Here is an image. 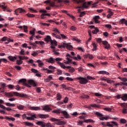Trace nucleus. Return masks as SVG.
Instances as JSON below:
<instances>
[{
  "label": "nucleus",
  "mask_w": 127,
  "mask_h": 127,
  "mask_svg": "<svg viewBox=\"0 0 127 127\" xmlns=\"http://www.w3.org/2000/svg\"><path fill=\"white\" fill-rule=\"evenodd\" d=\"M93 19L94 20L95 23H100V21L98 19H100V16H95Z\"/></svg>",
  "instance_id": "22"
},
{
  "label": "nucleus",
  "mask_w": 127,
  "mask_h": 127,
  "mask_svg": "<svg viewBox=\"0 0 127 127\" xmlns=\"http://www.w3.org/2000/svg\"><path fill=\"white\" fill-rule=\"evenodd\" d=\"M62 12H64V13H66L67 15L69 16V17H71V18H72V19H75V17L73 15L70 14L69 13H68L67 10H63Z\"/></svg>",
  "instance_id": "19"
},
{
  "label": "nucleus",
  "mask_w": 127,
  "mask_h": 127,
  "mask_svg": "<svg viewBox=\"0 0 127 127\" xmlns=\"http://www.w3.org/2000/svg\"><path fill=\"white\" fill-rule=\"evenodd\" d=\"M66 48L67 49H68V50H70V51L73 50V47L70 45H67Z\"/></svg>",
  "instance_id": "43"
},
{
  "label": "nucleus",
  "mask_w": 127,
  "mask_h": 127,
  "mask_svg": "<svg viewBox=\"0 0 127 127\" xmlns=\"http://www.w3.org/2000/svg\"><path fill=\"white\" fill-rule=\"evenodd\" d=\"M36 62H37V63H39L38 66L40 68H41V67H42V66H43V65H44V64H43V63H42V62H41V60H38L36 61Z\"/></svg>",
  "instance_id": "27"
},
{
  "label": "nucleus",
  "mask_w": 127,
  "mask_h": 127,
  "mask_svg": "<svg viewBox=\"0 0 127 127\" xmlns=\"http://www.w3.org/2000/svg\"><path fill=\"white\" fill-rule=\"evenodd\" d=\"M4 95L6 97H8V98H11L12 97H20L21 98H27V95L26 94H21L18 92H5Z\"/></svg>",
  "instance_id": "2"
},
{
  "label": "nucleus",
  "mask_w": 127,
  "mask_h": 127,
  "mask_svg": "<svg viewBox=\"0 0 127 127\" xmlns=\"http://www.w3.org/2000/svg\"><path fill=\"white\" fill-rule=\"evenodd\" d=\"M5 119L8 121H12V122H14V121H15V118L13 117H9L8 116H5Z\"/></svg>",
  "instance_id": "26"
},
{
  "label": "nucleus",
  "mask_w": 127,
  "mask_h": 127,
  "mask_svg": "<svg viewBox=\"0 0 127 127\" xmlns=\"http://www.w3.org/2000/svg\"><path fill=\"white\" fill-rule=\"evenodd\" d=\"M90 106L92 108H100V105L96 104H91Z\"/></svg>",
  "instance_id": "48"
},
{
  "label": "nucleus",
  "mask_w": 127,
  "mask_h": 127,
  "mask_svg": "<svg viewBox=\"0 0 127 127\" xmlns=\"http://www.w3.org/2000/svg\"><path fill=\"white\" fill-rule=\"evenodd\" d=\"M108 12H109V13L107 15V18H111V16H113V15H114V12H112L111 10H109Z\"/></svg>",
  "instance_id": "32"
},
{
  "label": "nucleus",
  "mask_w": 127,
  "mask_h": 127,
  "mask_svg": "<svg viewBox=\"0 0 127 127\" xmlns=\"http://www.w3.org/2000/svg\"><path fill=\"white\" fill-rule=\"evenodd\" d=\"M104 111H106L107 112H112V109L109 107L104 108Z\"/></svg>",
  "instance_id": "53"
},
{
  "label": "nucleus",
  "mask_w": 127,
  "mask_h": 127,
  "mask_svg": "<svg viewBox=\"0 0 127 127\" xmlns=\"http://www.w3.org/2000/svg\"><path fill=\"white\" fill-rule=\"evenodd\" d=\"M5 105H6L8 107H15V104H11L10 103H6Z\"/></svg>",
  "instance_id": "40"
},
{
  "label": "nucleus",
  "mask_w": 127,
  "mask_h": 127,
  "mask_svg": "<svg viewBox=\"0 0 127 127\" xmlns=\"http://www.w3.org/2000/svg\"><path fill=\"white\" fill-rule=\"evenodd\" d=\"M71 57L70 56V55H66V60H67V61L64 62L65 64H70V63H72V60L69 59L71 58Z\"/></svg>",
  "instance_id": "11"
},
{
  "label": "nucleus",
  "mask_w": 127,
  "mask_h": 127,
  "mask_svg": "<svg viewBox=\"0 0 127 127\" xmlns=\"http://www.w3.org/2000/svg\"><path fill=\"white\" fill-rule=\"evenodd\" d=\"M58 64L62 68H63V69H65L66 66H65V64H64L63 63H58Z\"/></svg>",
  "instance_id": "42"
},
{
  "label": "nucleus",
  "mask_w": 127,
  "mask_h": 127,
  "mask_svg": "<svg viewBox=\"0 0 127 127\" xmlns=\"http://www.w3.org/2000/svg\"><path fill=\"white\" fill-rule=\"evenodd\" d=\"M85 14H86V13L85 12V11H83L80 12L79 16V17H83V16H84V15H85Z\"/></svg>",
  "instance_id": "52"
},
{
  "label": "nucleus",
  "mask_w": 127,
  "mask_h": 127,
  "mask_svg": "<svg viewBox=\"0 0 127 127\" xmlns=\"http://www.w3.org/2000/svg\"><path fill=\"white\" fill-rule=\"evenodd\" d=\"M98 74H102L103 75H109L110 73L104 70H100L98 72Z\"/></svg>",
  "instance_id": "25"
},
{
  "label": "nucleus",
  "mask_w": 127,
  "mask_h": 127,
  "mask_svg": "<svg viewBox=\"0 0 127 127\" xmlns=\"http://www.w3.org/2000/svg\"><path fill=\"white\" fill-rule=\"evenodd\" d=\"M92 3H93V1H92L89 2H84L82 6H78L75 7V8H81L82 9H83V8H89V6L91 5Z\"/></svg>",
  "instance_id": "4"
},
{
  "label": "nucleus",
  "mask_w": 127,
  "mask_h": 127,
  "mask_svg": "<svg viewBox=\"0 0 127 127\" xmlns=\"http://www.w3.org/2000/svg\"><path fill=\"white\" fill-rule=\"evenodd\" d=\"M69 72L70 73H73V72H75V68H73V67L70 68L69 70Z\"/></svg>",
  "instance_id": "58"
},
{
  "label": "nucleus",
  "mask_w": 127,
  "mask_h": 127,
  "mask_svg": "<svg viewBox=\"0 0 127 127\" xmlns=\"http://www.w3.org/2000/svg\"><path fill=\"white\" fill-rule=\"evenodd\" d=\"M57 75H62V70L61 69L57 70Z\"/></svg>",
  "instance_id": "57"
},
{
  "label": "nucleus",
  "mask_w": 127,
  "mask_h": 127,
  "mask_svg": "<svg viewBox=\"0 0 127 127\" xmlns=\"http://www.w3.org/2000/svg\"><path fill=\"white\" fill-rule=\"evenodd\" d=\"M60 35H61V39H62V38L63 39H68V38L67 37H66V36H65L63 34H61Z\"/></svg>",
  "instance_id": "46"
},
{
  "label": "nucleus",
  "mask_w": 127,
  "mask_h": 127,
  "mask_svg": "<svg viewBox=\"0 0 127 127\" xmlns=\"http://www.w3.org/2000/svg\"><path fill=\"white\" fill-rule=\"evenodd\" d=\"M47 62H48V63H51L52 64H54V63H55V59H54L52 57H51L49 59H48L47 60Z\"/></svg>",
  "instance_id": "15"
},
{
  "label": "nucleus",
  "mask_w": 127,
  "mask_h": 127,
  "mask_svg": "<svg viewBox=\"0 0 127 127\" xmlns=\"http://www.w3.org/2000/svg\"><path fill=\"white\" fill-rule=\"evenodd\" d=\"M50 121H51L52 122H57V123H58V122H59V121H60V119H57L54 118H52L50 119Z\"/></svg>",
  "instance_id": "45"
},
{
  "label": "nucleus",
  "mask_w": 127,
  "mask_h": 127,
  "mask_svg": "<svg viewBox=\"0 0 127 127\" xmlns=\"http://www.w3.org/2000/svg\"><path fill=\"white\" fill-rule=\"evenodd\" d=\"M63 111L61 109H58L56 110H54L52 111L53 114H57V115H59L60 114H62Z\"/></svg>",
  "instance_id": "21"
},
{
  "label": "nucleus",
  "mask_w": 127,
  "mask_h": 127,
  "mask_svg": "<svg viewBox=\"0 0 127 127\" xmlns=\"http://www.w3.org/2000/svg\"><path fill=\"white\" fill-rule=\"evenodd\" d=\"M25 126H27L28 127H33V124L28 122H24Z\"/></svg>",
  "instance_id": "34"
},
{
  "label": "nucleus",
  "mask_w": 127,
  "mask_h": 127,
  "mask_svg": "<svg viewBox=\"0 0 127 127\" xmlns=\"http://www.w3.org/2000/svg\"><path fill=\"white\" fill-rule=\"evenodd\" d=\"M102 44L104 45H105V49H109L110 48V44H109V43L107 41H104L102 42Z\"/></svg>",
  "instance_id": "14"
},
{
  "label": "nucleus",
  "mask_w": 127,
  "mask_h": 127,
  "mask_svg": "<svg viewBox=\"0 0 127 127\" xmlns=\"http://www.w3.org/2000/svg\"><path fill=\"white\" fill-rule=\"evenodd\" d=\"M43 111H46L48 112V111H52V109L49 107V105H46L43 107Z\"/></svg>",
  "instance_id": "17"
},
{
  "label": "nucleus",
  "mask_w": 127,
  "mask_h": 127,
  "mask_svg": "<svg viewBox=\"0 0 127 127\" xmlns=\"http://www.w3.org/2000/svg\"><path fill=\"white\" fill-rule=\"evenodd\" d=\"M57 125L58 126H63V125H66V122L64 121H61L60 120V121H58Z\"/></svg>",
  "instance_id": "29"
},
{
  "label": "nucleus",
  "mask_w": 127,
  "mask_h": 127,
  "mask_svg": "<svg viewBox=\"0 0 127 127\" xmlns=\"http://www.w3.org/2000/svg\"><path fill=\"white\" fill-rule=\"evenodd\" d=\"M51 48L52 49H55V46H57V41L56 40H51Z\"/></svg>",
  "instance_id": "10"
},
{
  "label": "nucleus",
  "mask_w": 127,
  "mask_h": 127,
  "mask_svg": "<svg viewBox=\"0 0 127 127\" xmlns=\"http://www.w3.org/2000/svg\"><path fill=\"white\" fill-rule=\"evenodd\" d=\"M120 105L121 107H124L123 109L122 110V113L124 115H126L127 114V103H121Z\"/></svg>",
  "instance_id": "8"
},
{
  "label": "nucleus",
  "mask_w": 127,
  "mask_h": 127,
  "mask_svg": "<svg viewBox=\"0 0 127 127\" xmlns=\"http://www.w3.org/2000/svg\"><path fill=\"white\" fill-rule=\"evenodd\" d=\"M82 99H89V97L88 95H83L81 96Z\"/></svg>",
  "instance_id": "62"
},
{
  "label": "nucleus",
  "mask_w": 127,
  "mask_h": 127,
  "mask_svg": "<svg viewBox=\"0 0 127 127\" xmlns=\"http://www.w3.org/2000/svg\"><path fill=\"white\" fill-rule=\"evenodd\" d=\"M8 59L12 62H14V61H15V60L17 59L16 57H13L12 56H9L8 57Z\"/></svg>",
  "instance_id": "20"
},
{
  "label": "nucleus",
  "mask_w": 127,
  "mask_h": 127,
  "mask_svg": "<svg viewBox=\"0 0 127 127\" xmlns=\"http://www.w3.org/2000/svg\"><path fill=\"white\" fill-rule=\"evenodd\" d=\"M51 40H52L51 39V37H50V36H47L45 38V41H46V42H51Z\"/></svg>",
  "instance_id": "28"
},
{
  "label": "nucleus",
  "mask_w": 127,
  "mask_h": 127,
  "mask_svg": "<svg viewBox=\"0 0 127 127\" xmlns=\"http://www.w3.org/2000/svg\"><path fill=\"white\" fill-rule=\"evenodd\" d=\"M95 114L97 116L99 117L100 118L104 117V115L100 112H96Z\"/></svg>",
  "instance_id": "44"
},
{
  "label": "nucleus",
  "mask_w": 127,
  "mask_h": 127,
  "mask_svg": "<svg viewBox=\"0 0 127 127\" xmlns=\"http://www.w3.org/2000/svg\"><path fill=\"white\" fill-rule=\"evenodd\" d=\"M26 12V11L22 8H18L15 10V14L16 15H19V13H24Z\"/></svg>",
  "instance_id": "7"
},
{
  "label": "nucleus",
  "mask_w": 127,
  "mask_h": 127,
  "mask_svg": "<svg viewBox=\"0 0 127 127\" xmlns=\"http://www.w3.org/2000/svg\"><path fill=\"white\" fill-rule=\"evenodd\" d=\"M31 110L33 111H39L40 110V107H30Z\"/></svg>",
  "instance_id": "31"
},
{
  "label": "nucleus",
  "mask_w": 127,
  "mask_h": 127,
  "mask_svg": "<svg viewBox=\"0 0 127 127\" xmlns=\"http://www.w3.org/2000/svg\"><path fill=\"white\" fill-rule=\"evenodd\" d=\"M38 126H41L42 127H46V123L42 121H38L36 123Z\"/></svg>",
  "instance_id": "13"
},
{
  "label": "nucleus",
  "mask_w": 127,
  "mask_h": 127,
  "mask_svg": "<svg viewBox=\"0 0 127 127\" xmlns=\"http://www.w3.org/2000/svg\"><path fill=\"white\" fill-rule=\"evenodd\" d=\"M76 79L79 80V83L80 84H81V85H85L88 83L87 78H85L83 77H76Z\"/></svg>",
  "instance_id": "6"
},
{
  "label": "nucleus",
  "mask_w": 127,
  "mask_h": 127,
  "mask_svg": "<svg viewBox=\"0 0 127 127\" xmlns=\"http://www.w3.org/2000/svg\"><path fill=\"white\" fill-rule=\"evenodd\" d=\"M15 68L17 71H20V70H21V67L20 66H15Z\"/></svg>",
  "instance_id": "63"
},
{
  "label": "nucleus",
  "mask_w": 127,
  "mask_h": 127,
  "mask_svg": "<svg viewBox=\"0 0 127 127\" xmlns=\"http://www.w3.org/2000/svg\"><path fill=\"white\" fill-rule=\"evenodd\" d=\"M49 118L48 114H39L36 116L35 115H31L30 117H27L28 121H33L35 119H47Z\"/></svg>",
  "instance_id": "3"
},
{
  "label": "nucleus",
  "mask_w": 127,
  "mask_h": 127,
  "mask_svg": "<svg viewBox=\"0 0 127 127\" xmlns=\"http://www.w3.org/2000/svg\"><path fill=\"white\" fill-rule=\"evenodd\" d=\"M5 3L2 2L1 4H0V7H1L3 9V11H5V9H6L7 12H10L11 10L7 8V6H5Z\"/></svg>",
  "instance_id": "9"
},
{
  "label": "nucleus",
  "mask_w": 127,
  "mask_h": 127,
  "mask_svg": "<svg viewBox=\"0 0 127 127\" xmlns=\"http://www.w3.org/2000/svg\"><path fill=\"white\" fill-rule=\"evenodd\" d=\"M62 99V95L60 93L57 94V101H60Z\"/></svg>",
  "instance_id": "35"
},
{
  "label": "nucleus",
  "mask_w": 127,
  "mask_h": 127,
  "mask_svg": "<svg viewBox=\"0 0 127 127\" xmlns=\"http://www.w3.org/2000/svg\"><path fill=\"white\" fill-rule=\"evenodd\" d=\"M42 71H46V73H47V74H51V73H53V70H49L45 67H43Z\"/></svg>",
  "instance_id": "18"
},
{
  "label": "nucleus",
  "mask_w": 127,
  "mask_h": 127,
  "mask_svg": "<svg viewBox=\"0 0 127 127\" xmlns=\"http://www.w3.org/2000/svg\"><path fill=\"white\" fill-rule=\"evenodd\" d=\"M46 127H52V125H51V123H48L46 124Z\"/></svg>",
  "instance_id": "64"
},
{
  "label": "nucleus",
  "mask_w": 127,
  "mask_h": 127,
  "mask_svg": "<svg viewBox=\"0 0 127 127\" xmlns=\"http://www.w3.org/2000/svg\"><path fill=\"white\" fill-rule=\"evenodd\" d=\"M62 114H63V115H64V118H65V119H71V116L66 111H63L62 112Z\"/></svg>",
  "instance_id": "12"
},
{
  "label": "nucleus",
  "mask_w": 127,
  "mask_h": 127,
  "mask_svg": "<svg viewBox=\"0 0 127 127\" xmlns=\"http://www.w3.org/2000/svg\"><path fill=\"white\" fill-rule=\"evenodd\" d=\"M84 123H95V122L94 121V120H92V119H87V120H85L84 121Z\"/></svg>",
  "instance_id": "37"
},
{
  "label": "nucleus",
  "mask_w": 127,
  "mask_h": 127,
  "mask_svg": "<svg viewBox=\"0 0 127 127\" xmlns=\"http://www.w3.org/2000/svg\"><path fill=\"white\" fill-rule=\"evenodd\" d=\"M1 62H3L4 63H7V60L6 59H0Z\"/></svg>",
  "instance_id": "55"
},
{
  "label": "nucleus",
  "mask_w": 127,
  "mask_h": 127,
  "mask_svg": "<svg viewBox=\"0 0 127 127\" xmlns=\"http://www.w3.org/2000/svg\"><path fill=\"white\" fill-rule=\"evenodd\" d=\"M57 2L60 3V2H64L65 3H69V1L68 0H55Z\"/></svg>",
  "instance_id": "23"
},
{
  "label": "nucleus",
  "mask_w": 127,
  "mask_h": 127,
  "mask_svg": "<svg viewBox=\"0 0 127 127\" xmlns=\"http://www.w3.org/2000/svg\"><path fill=\"white\" fill-rule=\"evenodd\" d=\"M7 87L9 88V89H12L14 88V86L11 84H9L7 86Z\"/></svg>",
  "instance_id": "54"
},
{
  "label": "nucleus",
  "mask_w": 127,
  "mask_h": 127,
  "mask_svg": "<svg viewBox=\"0 0 127 127\" xmlns=\"http://www.w3.org/2000/svg\"><path fill=\"white\" fill-rule=\"evenodd\" d=\"M119 23H121V24H125V25L127 26V20L125 18L120 19L119 21Z\"/></svg>",
  "instance_id": "16"
},
{
  "label": "nucleus",
  "mask_w": 127,
  "mask_h": 127,
  "mask_svg": "<svg viewBox=\"0 0 127 127\" xmlns=\"http://www.w3.org/2000/svg\"><path fill=\"white\" fill-rule=\"evenodd\" d=\"M39 53H40V51H34L33 52V53L31 54V55H32V56H34L35 57V56H37V55Z\"/></svg>",
  "instance_id": "33"
},
{
  "label": "nucleus",
  "mask_w": 127,
  "mask_h": 127,
  "mask_svg": "<svg viewBox=\"0 0 127 127\" xmlns=\"http://www.w3.org/2000/svg\"><path fill=\"white\" fill-rule=\"evenodd\" d=\"M98 59H100L101 60H103V59H106V57L102 56L101 57L97 56Z\"/></svg>",
  "instance_id": "56"
},
{
  "label": "nucleus",
  "mask_w": 127,
  "mask_h": 127,
  "mask_svg": "<svg viewBox=\"0 0 127 127\" xmlns=\"http://www.w3.org/2000/svg\"><path fill=\"white\" fill-rule=\"evenodd\" d=\"M62 60H63L62 58H57L56 59H55V61H56L58 64V63H61L60 61H62Z\"/></svg>",
  "instance_id": "36"
},
{
  "label": "nucleus",
  "mask_w": 127,
  "mask_h": 127,
  "mask_svg": "<svg viewBox=\"0 0 127 127\" xmlns=\"http://www.w3.org/2000/svg\"><path fill=\"white\" fill-rule=\"evenodd\" d=\"M101 125L102 126H104V127H113L114 126H116V127H118V123L116 122H107V124L105 123V122H102L101 123Z\"/></svg>",
  "instance_id": "5"
},
{
  "label": "nucleus",
  "mask_w": 127,
  "mask_h": 127,
  "mask_svg": "<svg viewBox=\"0 0 127 127\" xmlns=\"http://www.w3.org/2000/svg\"><path fill=\"white\" fill-rule=\"evenodd\" d=\"M23 63V62L21 60H17L16 61V64H17L18 65H21V64H22Z\"/></svg>",
  "instance_id": "49"
},
{
  "label": "nucleus",
  "mask_w": 127,
  "mask_h": 127,
  "mask_svg": "<svg viewBox=\"0 0 127 127\" xmlns=\"http://www.w3.org/2000/svg\"><path fill=\"white\" fill-rule=\"evenodd\" d=\"M99 32V29L98 28H95V30L92 31L93 34H97Z\"/></svg>",
  "instance_id": "39"
},
{
  "label": "nucleus",
  "mask_w": 127,
  "mask_h": 127,
  "mask_svg": "<svg viewBox=\"0 0 127 127\" xmlns=\"http://www.w3.org/2000/svg\"><path fill=\"white\" fill-rule=\"evenodd\" d=\"M73 2H75L77 4H79V3H82L85 1V0H72Z\"/></svg>",
  "instance_id": "24"
},
{
  "label": "nucleus",
  "mask_w": 127,
  "mask_h": 127,
  "mask_svg": "<svg viewBox=\"0 0 127 127\" xmlns=\"http://www.w3.org/2000/svg\"><path fill=\"white\" fill-rule=\"evenodd\" d=\"M66 80L67 81H71V82H73L74 81V79L71 77H66Z\"/></svg>",
  "instance_id": "61"
},
{
  "label": "nucleus",
  "mask_w": 127,
  "mask_h": 127,
  "mask_svg": "<svg viewBox=\"0 0 127 127\" xmlns=\"http://www.w3.org/2000/svg\"><path fill=\"white\" fill-rule=\"evenodd\" d=\"M87 79H88V80H96V78L90 76H87Z\"/></svg>",
  "instance_id": "51"
},
{
  "label": "nucleus",
  "mask_w": 127,
  "mask_h": 127,
  "mask_svg": "<svg viewBox=\"0 0 127 127\" xmlns=\"http://www.w3.org/2000/svg\"><path fill=\"white\" fill-rule=\"evenodd\" d=\"M7 37H3L1 39V41H7Z\"/></svg>",
  "instance_id": "59"
},
{
  "label": "nucleus",
  "mask_w": 127,
  "mask_h": 127,
  "mask_svg": "<svg viewBox=\"0 0 127 127\" xmlns=\"http://www.w3.org/2000/svg\"><path fill=\"white\" fill-rule=\"evenodd\" d=\"M92 46L93 47V49H92V51H96L97 50V45L95 43H92Z\"/></svg>",
  "instance_id": "38"
},
{
  "label": "nucleus",
  "mask_w": 127,
  "mask_h": 127,
  "mask_svg": "<svg viewBox=\"0 0 127 127\" xmlns=\"http://www.w3.org/2000/svg\"><path fill=\"white\" fill-rule=\"evenodd\" d=\"M120 124H127V120L125 119H121L120 120Z\"/></svg>",
  "instance_id": "41"
},
{
  "label": "nucleus",
  "mask_w": 127,
  "mask_h": 127,
  "mask_svg": "<svg viewBox=\"0 0 127 127\" xmlns=\"http://www.w3.org/2000/svg\"><path fill=\"white\" fill-rule=\"evenodd\" d=\"M122 100L123 101H124L125 102H126V101H127V94H124L122 95Z\"/></svg>",
  "instance_id": "30"
},
{
  "label": "nucleus",
  "mask_w": 127,
  "mask_h": 127,
  "mask_svg": "<svg viewBox=\"0 0 127 127\" xmlns=\"http://www.w3.org/2000/svg\"><path fill=\"white\" fill-rule=\"evenodd\" d=\"M17 108L18 110H23L24 106L23 105H17Z\"/></svg>",
  "instance_id": "47"
},
{
  "label": "nucleus",
  "mask_w": 127,
  "mask_h": 127,
  "mask_svg": "<svg viewBox=\"0 0 127 127\" xmlns=\"http://www.w3.org/2000/svg\"><path fill=\"white\" fill-rule=\"evenodd\" d=\"M31 71L33 72V73H39L38 70L37 69H35L34 68H32L31 69Z\"/></svg>",
  "instance_id": "60"
},
{
  "label": "nucleus",
  "mask_w": 127,
  "mask_h": 127,
  "mask_svg": "<svg viewBox=\"0 0 127 127\" xmlns=\"http://www.w3.org/2000/svg\"><path fill=\"white\" fill-rule=\"evenodd\" d=\"M26 15L28 16V17H34V16H35V15L30 13H27L26 14Z\"/></svg>",
  "instance_id": "50"
},
{
  "label": "nucleus",
  "mask_w": 127,
  "mask_h": 127,
  "mask_svg": "<svg viewBox=\"0 0 127 127\" xmlns=\"http://www.w3.org/2000/svg\"><path fill=\"white\" fill-rule=\"evenodd\" d=\"M28 82V84L26 83V79L24 78L21 79L19 80V83H22L23 86H26V87H29L30 88L31 87V86H33V87H36V86H37L35 82H34V80L32 79H29ZM29 85H31V86Z\"/></svg>",
  "instance_id": "1"
}]
</instances>
